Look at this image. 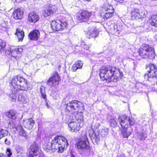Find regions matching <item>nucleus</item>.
Here are the masks:
<instances>
[{
	"label": "nucleus",
	"mask_w": 157,
	"mask_h": 157,
	"mask_svg": "<svg viewBox=\"0 0 157 157\" xmlns=\"http://www.w3.org/2000/svg\"><path fill=\"white\" fill-rule=\"evenodd\" d=\"M11 84L13 88L11 90L12 94H10V97L12 98L13 101L16 100L15 94L17 93L18 90H27L29 87L27 80L19 75L15 76L12 78Z\"/></svg>",
	"instance_id": "f257e3e1"
},
{
	"label": "nucleus",
	"mask_w": 157,
	"mask_h": 157,
	"mask_svg": "<svg viewBox=\"0 0 157 157\" xmlns=\"http://www.w3.org/2000/svg\"><path fill=\"white\" fill-rule=\"evenodd\" d=\"M68 145L67 140L63 136H57L52 140L51 142L46 143L44 147L47 151L52 150L53 151H57L62 153L65 147Z\"/></svg>",
	"instance_id": "f03ea898"
},
{
	"label": "nucleus",
	"mask_w": 157,
	"mask_h": 157,
	"mask_svg": "<svg viewBox=\"0 0 157 157\" xmlns=\"http://www.w3.org/2000/svg\"><path fill=\"white\" fill-rule=\"evenodd\" d=\"M118 120L121 126L120 130L122 135L124 137L128 138L132 131L131 126L134 124V119L126 115H123L118 117Z\"/></svg>",
	"instance_id": "7ed1b4c3"
},
{
	"label": "nucleus",
	"mask_w": 157,
	"mask_h": 157,
	"mask_svg": "<svg viewBox=\"0 0 157 157\" xmlns=\"http://www.w3.org/2000/svg\"><path fill=\"white\" fill-rule=\"evenodd\" d=\"M117 69L115 67L108 66L103 67L100 70V76L101 79L108 82H117L118 77L115 75Z\"/></svg>",
	"instance_id": "20e7f679"
},
{
	"label": "nucleus",
	"mask_w": 157,
	"mask_h": 157,
	"mask_svg": "<svg viewBox=\"0 0 157 157\" xmlns=\"http://www.w3.org/2000/svg\"><path fill=\"white\" fill-rule=\"evenodd\" d=\"M139 55L142 58L151 59H154L155 57V51L151 45L144 44L138 49Z\"/></svg>",
	"instance_id": "39448f33"
},
{
	"label": "nucleus",
	"mask_w": 157,
	"mask_h": 157,
	"mask_svg": "<svg viewBox=\"0 0 157 157\" xmlns=\"http://www.w3.org/2000/svg\"><path fill=\"white\" fill-rule=\"evenodd\" d=\"M148 72L144 75V78L146 80L153 83L157 82V67L156 65L150 64L147 67Z\"/></svg>",
	"instance_id": "423d86ee"
},
{
	"label": "nucleus",
	"mask_w": 157,
	"mask_h": 157,
	"mask_svg": "<svg viewBox=\"0 0 157 157\" xmlns=\"http://www.w3.org/2000/svg\"><path fill=\"white\" fill-rule=\"evenodd\" d=\"M80 102L76 100L69 101L66 105H67L66 109H67L69 112H71L72 113H79L80 116H82V113L83 109L82 107H80Z\"/></svg>",
	"instance_id": "0eeeda50"
},
{
	"label": "nucleus",
	"mask_w": 157,
	"mask_h": 157,
	"mask_svg": "<svg viewBox=\"0 0 157 157\" xmlns=\"http://www.w3.org/2000/svg\"><path fill=\"white\" fill-rule=\"evenodd\" d=\"M131 14V19L133 20L141 19L146 17L147 12L144 10L135 8L132 11Z\"/></svg>",
	"instance_id": "6e6552de"
},
{
	"label": "nucleus",
	"mask_w": 157,
	"mask_h": 157,
	"mask_svg": "<svg viewBox=\"0 0 157 157\" xmlns=\"http://www.w3.org/2000/svg\"><path fill=\"white\" fill-rule=\"evenodd\" d=\"M52 29L55 31H61L65 29L67 26V23L59 21H53L51 23Z\"/></svg>",
	"instance_id": "1a4fd4ad"
},
{
	"label": "nucleus",
	"mask_w": 157,
	"mask_h": 157,
	"mask_svg": "<svg viewBox=\"0 0 157 157\" xmlns=\"http://www.w3.org/2000/svg\"><path fill=\"white\" fill-rule=\"evenodd\" d=\"M60 78L58 73H55L49 78L47 82V84L51 86H55L59 84Z\"/></svg>",
	"instance_id": "9d476101"
},
{
	"label": "nucleus",
	"mask_w": 157,
	"mask_h": 157,
	"mask_svg": "<svg viewBox=\"0 0 157 157\" xmlns=\"http://www.w3.org/2000/svg\"><path fill=\"white\" fill-rule=\"evenodd\" d=\"M83 120V116H80V118H77L76 122H71L69 123V127L71 128V131L72 132H76L79 131L80 128L79 123H82Z\"/></svg>",
	"instance_id": "9b49d317"
},
{
	"label": "nucleus",
	"mask_w": 157,
	"mask_h": 157,
	"mask_svg": "<svg viewBox=\"0 0 157 157\" xmlns=\"http://www.w3.org/2000/svg\"><path fill=\"white\" fill-rule=\"evenodd\" d=\"M92 15L91 12L85 10L82 11L78 15L77 19L81 22H86L88 21Z\"/></svg>",
	"instance_id": "f8f14e48"
},
{
	"label": "nucleus",
	"mask_w": 157,
	"mask_h": 157,
	"mask_svg": "<svg viewBox=\"0 0 157 157\" xmlns=\"http://www.w3.org/2000/svg\"><path fill=\"white\" fill-rule=\"evenodd\" d=\"M101 16L104 18L108 19L112 17L114 13V10L111 6H109L106 8H103Z\"/></svg>",
	"instance_id": "ddd939ff"
},
{
	"label": "nucleus",
	"mask_w": 157,
	"mask_h": 157,
	"mask_svg": "<svg viewBox=\"0 0 157 157\" xmlns=\"http://www.w3.org/2000/svg\"><path fill=\"white\" fill-rule=\"evenodd\" d=\"M57 9V7L55 5L48 6L44 10L43 15L45 17H47L56 12Z\"/></svg>",
	"instance_id": "4468645a"
},
{
	"label": "nucleus",
	"mask_w": 157,
	"mask_h": 157,
	"mask_svg": "<svg viewBox=\"0 0 157 157\" xmlns=\"http://www.w3.org/2000/svg\"><path fill=\"white\" fill-rule=\"evenodd\" d=\"M39 147L37 144L33 143L30 146L28 155L29 157H33L36 156L39 150Z\"/></svg>",
	"instance_id": "2eb2a0df"
},
{
	"label": "nucleus",
	"mask_w": 157,
	"mask_h": 157,
	"mask_svg": "<svg viewBox=\"0 0 157 157\" xmlns=\"http://www.w3.org/2000/svg\"><path fill=\"white\" fill-rule=\"evenodd\" d=\"M24 12L23 10L20 9H15L13 13V18L16 20H20L22 18Z\"/></svg>",
	"instance_id": "dca6fc26"
},
{
	"label": "nucleus",
	"mask_w": 157,
	"mask_h": 157,
	"mask_svg": "<svg viewBox=\"0 0 157 157\" xmlns=\"http://www.w3.org/2000/svg\"><path fill=\"white\" fill-rule=\"evenodd\" d=\"M35 124V121L32 118L27 119L23 121V124L24 127L28 129H32Z\"/></svg>",
	"instance_id": "f3484780"
},
{
	"label": "nucleus",
	"mask_w": 157,
	"mask_h": 157,
	"mask_svg": "<svg viewBox=\"0 0 157 157\" xmlns=\"http://www.w3.org/2000/svg\"><path fill=\"white\" fill-rule=\"evenodd\" d=\"M39 20L38 15L34 13H30L29 14L28 18V21L30 23H35Z\"/></svg>",
	"instance_id": "a211bd4d"
},
{
	"label": "nucleus",
	"mask_w": 157,
	"mask_h": 157,
	"mask_svg": "<svg viewBox=\"0 0 157 157\" xmlns=\"http://www.w3.org/2000/svg\"><path fill=\"white\" fill-rule=\"evenodd\" d=\"M40 35V32L35 29L30 33L29 35V37L31 40H37L39 37Z\"/></svg>",
	"instance_id": "6ab92c4d"
},
{
	"label": "nucleus",
	"mask_w": 157,
	"mask_h": 157,
	"mask_svg": "<svg viewBox=\"0 0 157 157\" xmlns=\"http://www.w3.org/2000/svg\"><path fill=\"white\" fill-rule=\"evenodd\" d=\"M85 140H82V139L79 141L78 143H76V145L77 148L78 149H83L86 148L87 146L88 145L87 142H88L87 139V137H86Z\"/></svg>",
	"instance_id": "aec40b11"
},
{
	"label": "nucleus",
	"mask_w": 157,
	"mask_h": 157,
	"mask_svg": "<svg viewBox=\"0 0 157 157\" xmlns=\"http://www.w3.org/2000/svg\"><path fill=\"white\" fill-rule=\"evenodd\" d=\"M109 129L103 126H101L99 129V132L102 137H105L108 134Z\"/></svg>",
	"instance_id": "412c9836"
},
{
	"label": "nucleus",
	"mask_w": 157,
	"mask_h": 157,
	"mask_svg": "<svg viewBox=\"0 0 157 157\" xmlns=\"http://www.w3.org/2000/svg\"><path fill=\"white\" fill-rule=\"evenodd\" d=\"M16 129L18 132L19 136L24 137L25 140L27 139V137L25 132L21 126H18L16 128Z\"/></svg>",
	"instance_id": "4be33fe9"
},
{
	"label": "nucleus",
	"mask_w": 157,
	"mask_h": 157,
	"mask_svg": "<svg viewBox=\"0 0 157 157\" xmlns=\"http://www.w3.org/2000/svg\"><path fill=\"white\" fill-rule=\"evenodd\" d=\"M83 63L80 60H78L75 62L72 66L71 68L73 71H75L77 69H81L82 67Z\"/></svg>",
	"instance_id": "5701e85b"
},
{
	"label": "nucleus",
	"mask_w": 157,
	"mask_h": 157,
	"mask_svg": "<svg viewBox=\"0 0 157 157\" xmlns=\"http://www.w3.org/2000/svg\"><path fill=\"white\" fill-rule=\"evenodd\" d=\"M22 49L21 48H14L11 51V56L17 59L18 55L21 52Z\"/></svg>",
	"instance_id": "b1692460"
},
{
	"label": "nucleus",
	"mask_w": 157,
	"mask_h": 157,
	"mask_svg": "<svg viewBox=\"0 0 157 157\" xmlns=\"http://www.w3.org/2000/svg\"><path fill=\"white\" fill-rule=\"evenodd\" d=\"M149 22L152 25L157 27V15H153L150 20Z\"/></svg>",
	"instance_id": "393cba45"
},
{
	"label": "nucleus",
	"mask_w": 157,
	"mask_h": 157,
	"mask_svg": "<svg viewBox=\"0 0 157 157\" xmlns=\"http://www.w3.org/2000/svg\"><path fill=\"white\" fill-rule=\"evenodd\" d=\"M90 34L89 35V38L91 37H96L98 35V32L96 28H94V29H91L90 31Z\"/></svg>",
	"instance_id": "a878e982"
},
{
	"label": "nucleus",
	"mask_w": 157,
	"mask_h": 157,
	"mask_svg": "<svg viewBox=\"0 0 157 157\" xmlns=\"http://www.w3.org/2000/svg\"><path fill=\"white\" fill-rule=\"evenodd\" d=\"M16 113L13 111H10L6 113V115L9 118L15 119L17 118Z\"/></svg>",
	"instance_id": "bb28decb"
},
{
	"label": "nucleus",
	"mask_w": 157,
	"mask_h": 157,
	"mask_svg": "<svg viewBox=\"0 0 157 157\" xmlns=\"http://www.w3.org/2000/svg\"><path fill=\"white\" fill-rule=\"evenodd\" d=\"M114 33H116L118 31H121L123 29L122 26L120 24H116L113 26Z\"/></svg>",
	"instance_id": "cd10ccee"
},
{
	"label": "nucleus",
	"mask_w": 157,
	"mask_h": 157,
	"mask_svg": "<svg viewBox=\"0 0 157 157\" xmlns=\"http://www.w3.org/2000/svg\"><path fill=\"white\" fill-rule=\"evenodd\" d=\"M91 139L93 143L98 144L100 140L99 135L96 134Z\"/></svg>",
	"instance_id": "c85d7f7f"
},
{
	"label": "nucleus",
	"mask_w": 157,
	"mask_h": 157,
	"mask_svg": "<svg viewBox=\"0 0 157 157\" xmlns=\"http://www.w3.org/2000/svg\"><path fill=\"white\" fill-rule=\"evenodd\" d=\"M137 135L138 138L140 140H144L147 137V135L143 132H139L137 133Z\"/></svg>",
	"instance_id": "c756f323"
},
{
	"label": "nucleus",
	"mask_w": 157,
	"mask_h": 157,
	"mask_svg": "<svg viewBox=\"0 0 157 157\" xmlns=\"http://www.w3.org/2000/svg\"><path fill=\"white\" fill-rule=\"evenodd\" d=\"M18 100L23 103H26L28 102V100L24 96L20 95L18 97Z\"/></svg>",
	"instance_id": "7c9ffc66"
},
{
	"label": "nucleus",
	"mask_w": 157,
	"mask_h": 157,
	"mask_svg": "<svg viewBox=\"0 0 157 157\" xmlns=\"http://www.w3.org/2000/svg\"><path fill=\"white\" fill-rule=\"evenodd\" d=\"M40 90L42 97L45 100H46V94H45V88L44 87L42 86L41 87H40Z\"/></svg>",
	"instance_id": "2f4dec72"
},
{
	"label": "nucleus",
	"mask_w": 157,
	"mask_h": 157,
	"mask_svg": "<svg viewBox=\"0 0 157 157\" xmlns=\"http://www.w3.org/2000/svg\"><path fill=\"white\" fill-rule=\"evenodd\" d=\"M7 132L5 130L2 129L0 128V139L7 135Z\"/></svg>",
	"instance_id": "473e14b6"
},
{
	"label": "nucleus",
	"mask_w": 157,
	"mask_h": 157,
	"mask_svg": "<svg viewBox=\"0 0 157 157\" xmlns=\"http://www.w3.org/2000/svg\"><path fill=\"white\" fill-rule=\"evenodd\" d=\"M110 124L111 126L113 127H115L117 125V123L114 118L111 119Z\"/></svg>",
	"instance_id": "72a5a7b5"
},
{
	"label": "nucleus",
	"mask_w": 157,
	"mask_h": 157,
	"mask_svg": "<svg viewBox=\"0 0 157 157\" xmlns=\"http://www.w3.org/2000/svg\"><path fill=\"white\" fill-rule=\"evenodd\" d=\"M142 84L141 83H136V88L138 89L139 90L138 91H137V92H140L142 91Z\"/></svg>",
	"instance_id": "f704fd0d"
},
{
	"label": "nucleus",
	"mask_w": 157,
	"mask_h": 157,
	"mask_svg": "<svg viewBox=\"0 0 157 157\" xmlns=\"http://www.w3.org/2000/svg\"><path fill=\"white\" fill-rule=\"evenodd\" d=\"M16 150L18 153L22 154L24 152L23 148L21 146H17L16 148Z\"/></svg>",
	"instance_id": "c9c22d12"
},
{
	"label": "nucleus",
	"mask_w": 157,
	"mask_h": 157,
	"mask_svg": "<svg viewBox=\"0 0 157 157\" xmlns=\"http://www.w3.org/2000/svg\"><path fill=\"white\" fill-rule=\"evenodd\" d=\"M8 22L7 21H4L1 24V26L4 28H8Z\"/></svg>",
	"instance_id": "e433bc0d"
},
{
	"label": "nucleus",
	"mask_w": 157,
	"mask_h": 157,
	"mask_svg": "<svg viewBox=\"0 0 157 157\" xmlns=\"http://www.w3.org/2000/svg\"><path fill=\"white\" fill-rule=\"evenodd\" d=\"M16 33H15V34L17 35H19V34H21V37L22 38V35H23V32L20 29L17 28L16 29Z\"/></svg>",
	"instance_id": "4c0bfd02"
},
{
	"label": "nucleus",
	"mask_w": 157,
	"mask_h": 157,
	"mask_svg": "<svg viewBox=\"0 0 157 157\" xmlns=\"http://www.w3.org/2000/svg\"><path fill=\"white\" fill-rule=\"evenodd\" d=\"M6 46V44L3 42H0V52L4 50Z\"/></svg>",
	"instance_id": "58836bf2"
},
{
	"label": "nucleus",
	"mask_w": 157,
	"mask_h": 157,
	"mask_svg": "<svg viewBox=\"0 0 157 157\" xmlns=\"http://www.w3.org/2000/svg\"><path fill=\"white\" fill-rule=\"evenodd\" d=\"M89 136L91 139L94 136L95 133H94V132L92 129H91L88 132Z\"/></svg>",
	"instance_id": "ea45409f"
},
{
	"label": "nucleus",
	"mask_w": 157,
	"mask_h": 157,
	"mask_svg": "<svg viewBox=\"0 0 157 157\" xmlns=\"http://www.w3.org/2000/svg\"><path fill=\"white\" fill-rule=\"evenodd\" d=\"M22 35V38H21V34H19V35L18 36V35H17V38H18V40H19V41H22L23 40V38L24 37V32H23V35Z\"/></svg>",
	"instance_id": "a19ab883"
},
{
	"label": "nucleus",
	"mask_w": 157,
	"mask_h": 157,
	"mask_svg": "<svg viewBox=\"0 0 157 157\" xmlns=\"http://www.w3.org/2000/svg\"><path fill=\"white\" fill-rule=\"evenodd\" d=\"M83 44H81V45L82 46V47L83 48H84L85 49H86V50H87L89 48V46L87 45H86L85 44H85L84 43H82Z\"/></svg>",
	"instance_id": "79ce46f5"
},
{
	"label": "nucleus",
	"mask_w": 157,
	"mask_h": 157,
	"mask_svg": "<svg viewBox=\"0 0 157 157\" xmlns=\"http://www.w3.org/2000/svg\"><path fill=\"white\" fill-rule=\"evenodd\" d=\"M11 50H7L5 51V54H6L9 55H11Z\"/></svg>",
	"instance_id": "37998d69"
},
{
	"label": "nucleus",
	"mask_w": 157,
	"mask_h": 157,
	"mask_svg": "<svg viewBox=\"0 0 157 157\" xmlns=\"http://www.w3.org/2000/svg\"><path fill=\"white\" fill-rule=\"evenodd\" d=\"M100 126V124L99 123H96L94 125V127L96 128H98Z\"/></svg>",
	"instance_id": "c03bdc74"
},
{
	"label": "nucleus",
	"mask_w": 157,
	"mask_h": 157,
	"mask_svg": "<svg viewBox=\"0 0 157 157\" xmlns=\"http://www.w3.org/2000/svg\"><path fill=\"white\" fill-rule=\"evenodd\" d=\"M155 39L157 40V34H156L155 35Z\"/></svg>",
	"instance_id": "a18cd8bd"
},
{
	"label": "nucleus",
	"mask_w": 157,
	"mask_h": 157,
	"mask_svg": "<svg viewBox=\"0 0 157 157\" xmlns=\"http://www.w3.org/2000/svg\"><path fill=\"white\" fill-rule=\"evenodd\" d=\"M7 140V139H6L5 140V143L6 142Z\"/></svg>",
	"instance_id": "49530a36"
},
{
	"label": "nucleus",
	"mask_w": 157,
	"mask_h": 157,
	"mask_svg": "<svg viewBox=\"0 0 157 157\" xmlns=\"http://www.w3.org/2000/svg\"><path fill=\"white\" fill-rule=\"evenodd\" d=\"M2 10L0 9V13H2Z\"/></svg>",
	"instance_id": "de8ad7c7"
},
{
	"label": "nucleus",
	"mask_w": 157,
	"mask_h": 157,
	"mask_svg": "<svg viewBox=\"0 0 157 157\" xmlns=\"http://www.w3.org/2000/svg\"><path fill=\"white\" fill-rule=\"evenodd\" d=\"M46 105H47V106H48V103H46Z\"/></svg>",
	"instance_id": "09e8293b"
},
{
	"label": "nucleus",
	"mask_w": 157,
	"mask_h": 157,
	"mask_svg": "<svg viewBox=\"0 0 157 157\" xmlns=\"http://www.w3.org/2000/svg\"><path fill=\"white\" fill-rule=\"evenodd\" d=\"M87 1H90V0H86Z\"/></svg>",
	"instance_id": "8fccbe9b"
},
{
	"label": "nucleus",
	"mask_w": 157,
	"mask_h": 157,
	"mask_svg": "<svg viewBox=\"0 0 157 157\" xmlns=\"http://www.w3.org/2000/svg\"><path fill=\"white\" fill-rule=\"evenodd\" d=\"M17 0H16V1H17Z\"/></svg>",
	"instance_id": "3c124183"
},
{
	"label": "nucleus",
	"mask_w": 157,
	"mask_h": 157,
	"mask_svg": "<svg viewBox=\"0 0 157 157\" xmlns=\"http://www.w3.org/2000/svg\"><path fill=\"white\" fill-rule=\"evenodd\" d=\"M1 4V3H0V4Z\"/></svg>",
	"instance_id": "603ef678"
}]
</instances>
